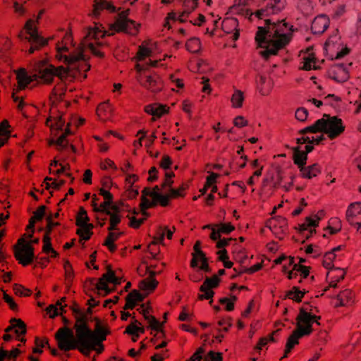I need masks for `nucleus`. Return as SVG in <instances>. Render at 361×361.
Masks as SVG:
<instances>
[{
    "instance_id": "a878e982",
    "label": "nucleus",
    "mask_w": 361,
    "mask_h": 361,
    "mask_svg": "<svg viewBox=\"0 0 361 361\" xmlns=\"http://www.w3.org/2000/svg\"><path fill=\"white\" fill-rule=\"evenodd\" d=\"M165 229H166V227H159L156 235L153 237V240L148 245V250L153 258H156L157 252L152 251V247H157L158 243H162L165 235Z\"/></svg>"
},
{
    "instance_id": "bb28decb",
    "label": "nucleus",
    "mask_w": 361,
    "mask_h": 361,
    "mask_svg": "<svg viewBox=\"0 0 361 361\" xmlns=\"http://www.w3.org/2000/svg\"><path fill=\"white\" fill-rule=\"evenodd\" d=\"M97 114L104 121L109 120L112 115V108L109 103L103 102L99 104L97 108Z\"/></svg>"
},
{
    "instance_id": "79ce46f5",
    "label": "nucleus",
    "mask_w": 361,
    "mask_h": 361,
    "mask_svg": "<svg viewBox=\"0 0 361 361\" xmlns=\"http://www.w3.org/2000/svg\"><path fill=\"white\" fill-rule=\"evenodd\" d=\"M336 255L333 252H326L323 257L322 264L327 269H331L334 267Z\"/></svg>"
},
{
    "instance_id": "7ed1b4c3",
    "label": "nucleus",
    "mask_w": 361,
    "mask_h": 361,
    "mask_svg": "<svg viewBox=\"0 0 361 361\" xmlns=\"http://www.w3.org/2000/svg\"><path fill=\"white\" fill-rule=\"evenodd\" d=\"M344 130L345 126L341 118L324 114L322 118L318 119L313 125L300 130L299 133L305 135L308 133L322 132L326 134L329 139L333 140L341 135Z\"/></svg>"
},
{
    "instance_id": "680f3d73",
    "label": "nucleus",
    "mask_w": 361,
    "mask_h": 361,
    "mask_svg": "<svg viewBox=\"0 0 361 361\" xmlns=\"http://www.w3.org/2000/svg\"><path fill=\"white\" fill-rule=\"evenodd\" d=\"M157 205V202L154 200L150 202L146 197H141V202L140 204V210L147 209Z\"/></svg>"
},
{
    "instance_id": "cd10ccee",
    "label": "nucleus",
    "mask_w": 361,
    "mask_h": 361,
    "mask_svg": "<svg viewBox=\"0 0 361 361\" xmlns=\"http://www.w3.org/2000/svg\"><path fill=\"white\" fill-rule=\"evenodd\" d=\"M319 66L317 65V58L314 53L309 52L303 56V66L302 69L305 71H310L312 69H318Z\"/></svg>"
},
{
    "instance_id": "052dcab7",
    "label": "nucleus",
    "mask_w": 361,
    "mask_h": 361,
    "mask_svg": "<svg viewBox=\"0 0 361 361\" xmlns=\"http://www.w3.org/2000/svg\"><path fill=\"white\" fill-rule=\"evenodd\" d=\"M295 118L299 121L303 122L305 121L308 116V111L305 108L300 107L298 108L295 114Z\"/></svg>"
},
{
    "instance_id": "f3484780",
    "label": "nucleus",
    "mask_w": 361,
    "mask_h": 361,
    "mask_svg": "<svg viewBox=\"0 0 361 361\" xmlns=\"http://www.w3.org/2000/svg\"><path fill=\"white\" fill-rule=\"evenodd\" d=\"M329 18L326 15H319L314 18L311 25V30L314 35L324 33L329 25Z\"/></svg>"
},
{
    "instance_id": "412c9836",
    "label": "nucleus",
    "mask_w": 361,
    "mask_h": 361,
    "mask_svg": "<svg viewBox=\"0 0 361 361\" xmlns=\"http://www.w3.org/2000/svg\"><path fill=\"white\" fill-rule=\"evenodd\" d=\"M144 296L137 290H133L126 297V304L123 310L133 309L138 302L144 300Z\"/></svg>"
},
{
    "instance_id": "c756f323",
    "label": "nucleus",
    "mask_w": 361,
    "mask_h": 361,
    "mask_svg": "<svg viewBox=\"0 0 361 361\" xmlns=\"http://www.w3.org/2000/svg\"><path fill=\"white\" fill-rule=\"evenodd\" d=\"M118 239V234L114 233L113 231H109L103 243V245L106 246L111 252H114L116 250V245L114 243Z\"/></svg>"
},
{
    "instance_id": "4d7b16f0",
    "label": "nucleus",
    "mask_w": 361,
    "mask_h": 361,
    "mask_svg": "<svg viewBox=\"0 0 361 361\" xmlns=\"http://www.w3.org/2000/svg\"><path fill=\"white\" fill-rule=\"evenodd\" d=\"M293 269L296 272H300L302 275L303 279H306L310 274V267H306L302 264H295Z\"/></svg>"
},
{
    "instance_id": "c03bdc74",
    "label": "nucleus",
    "mask_w": 361,
    "mask_h": 361,
    "mask_svg": "<svg viewBox=\"0 0 361 361\" xmlns=\"http://www.w3.org/2000/svg\"><path fill=\"white\" fill-rule=\"evenodd\" d=\"M63 268L65 271V280L68 283L71 284L74 278V272L73 267L68 260L65 261Z\"/></svg>"
},
{
    "instance_id": "f8f14e48",
    "label": "nucleus",
    "mask_w": 361,
    "mask_h": 361,
    "mask_svg": "<svg viewBox=\"0 0 361 361\" xmlns=\"http://www.w3.org/2000/svg\"><path fill=\"white\" fill-rule=\"evenodd\" d=\"M140 24H136L132 20H116L110 25L109 30H114L116 32H123L132 35H136L139 31Z\"/></svg>"
},
{
    "instance_id": "e433bc0d",
    "label": "nucleus",
    "mask_w": 361,
    "mask_h": 361,
    "mask_svg": "<svg viewBox=\"0 0 361 361\" xmlns=\"http://www.w3.org/2000/svg\"><path fill=\"white\" fill-rule=\"evenodd\" d=\"M316 219H313L311 217H306L305 223L298 225V231L300 233H302L307 231L310 227L317 226L320 219L316 216Z\"/></svg>"
},
{
    "instance_id": "774afa93",
    "label": "nucleus",
    "mask_w": 361,
    "mask_h": 361,
    "mask_svg": "<svg viewBox=\"0 0 361 361\" xmlns=\"http://www.w3.org/2000/svg\"><path fill=\"white\" fill-rule=\"evenodd\" d=\"M47 207L44 205L39 206L36 211L33 212V215L35 219H37L39 221L42 220Z\"/></svg>"
},
{
    "instance_id": "de8ad7c7",
    "label": "nucleus",
    "mask_w": 361,
    "mask_h": 361,
    "mask_svg": "<svg viewBox=\"0 0 361 361\" xmlns=\"http://www.w3.org/2000/svg\"><path fill=\"white\" fill-rule=\"evenodd\" d=\"M198 0H184L183 6L184 11L182 12V16L185 13H190L197 6Z\"/></svg>"
},
{
    "instance_id": "09e8293b",
    "label": "nucleus",
    "mask_w": 361,
    "mask_h": 361,
    "mask_svg": "<svg viewBox=\"0 0 361 361\" xmlns=\"http://www.w3.org/2000/svg\"><path fill=\"white\" fill-rule=\"evenodd\" d=\"M219 233L228 234L235 230V226L231 223L216 224Z\"/></svg>"
},
{
    "instance_id": "f257e3e1",
    "label": "nucleus",
    "mask_w": 361,
    "mask_h": 361,
    "mask_svg": "<svg viewBox=\"0 0 361 361\" xmlns=\"http://www.w3.org/2000/svg\"><path fill=\"white\" fill-rule=\"evenodd\" d=\"M281 10L282 7L271 4L254 13L259 19L264 20V25L257 27L255 39L258 46L264 49L260 51V55L266 60L277 55L293 37V25L287 23L286 18L276 16Z\"/></svg>"
},
{
    "instance_id": "6e6d98bb",
    "label": "nucleus",
    "mask_w": 361,
    "mask_h": 361,
    "mask_svg": "<svg viewBox=\"0 0 361 361\" xmlns=\"http://www.w3.org/2000/svg\"><path fill=\"white\" fill-rule=\"evenodd\" d=\"M76 234L80 237V242L82 240H88L90 239L91 236L93 234L92 231H90L84 228L80 227L76 231Z\"/></svg>"
},
{
    "instance_id": "4be33fe9",
    "label": "nucleus",
    "mask_w": 361,
    "mask_h": 361,
    "mask_svg": "<svg viewBox=\"0 0 361 361\" xmlns=\"http://www.w3.org/2000/svg\"><path fill=\"white\" fill-rule=\"evenodd\" d=\"M104 9L108 10L111 13H114L116 11V7L111 2L106 0H94L92 11L93 15L98 16L100 13V11Z\"/></svg>"
},
{
    "instance_id": "c85d7f7f",
    "label": "nucleus",
    "mask_w": 361,
    "mask_h": 361,
    "mask_svg": "<svg viewBox=\"0 0 361 361\" xmlns=\"http://www.w3.org/2000/svg\"><path fill=\"white\" fill-rule=\"evenodd\" d=\"M301 172V176L305 178H312L316 177L321 172V169L319 164H314L309 166H304L302 170L300 171Z\"/></svg>"
},
{
    "instance_id": "603ef678",
    "label": "nucleus",
    "mask_w": 361,
    "mask_h": 361,
    "mask_svg": "<svg viewBox=\"0 0 361 361\" xmlns=\"http://www.w3.org/2000/svg\"><path fill=\"white\" fill-rule=\"evenodd\" d=\"M3 299L8 305L11 310L15 312L18 311V305L17 303L14 301L13 298L7 294L5 291H4Z\"/></svg>"
},
{
    "instance_id": "864d4df0",
    "label": "nucleus",
    "mask_w": 361,
    "mask_h": 361,
    "mask_svg": "<svg viewBox=\"0 0 361 361\" xmlns=\"http://www.w3.org/2000/svg\"><path fill=\"white\" fill-rule=\"evenodd\" d=\"M186 186L182 185L177 189L170 188L169 194L171 198H178L179 197H184V192L186 190Z\"/></svg>"
},
{
    "instance_id": "58836bf2",
    "label": "nucleus",
    "mask_w": 361,
    "mask_h": 361,
    "mask_svg": "<svg viewBox=\"0 0 361 361\" xmlns=\"http://www.w3.org/2000/svg\"><path fill=\"white\" fill-rule=\"evenodd\" d=\"M329 74L331 78L336 81H341L343 79V74H345V70L340 66H333L330 71Z\"/></svg>"
},
{
    "instance_id": "4468645a",
    "label": "nucleus",
    "mask_w": 361,
    "mask_h": 361,
    "mask_svg": "<svg viewBox=\"0 0 361 361\" xmlns=\"http://www.w3.org/2000/svg\"><path fill=\"white\" fill-rule=\"evenodd\" d=\"M348 221L354 226L361 227V202H355L350 204L346 211Z\"/></svg>"
},
{
    "instance_id": "2f4dec72",
    "label": "nucleus",
    "mask_w": 361,
    "mask_h": 361,
    "mask_svg": "<svg viewBox=\"0 0 361 361\" xmlns=\"http://www.w3.org/2000/svg\"><path fill=\"white\" fill-rule=\"evenodd\" d=\"M159 282L156 279H145L139 283V288L142 290L152 292L158 286Z\"/></svg>"
},
{
    "instance_id": "aec40b11",
    "label": "nucleus",
    "mask_w": 361,
    "mask_h": 361,
    "mask_svg": "<svg viewBox=\"0 0 361 361\" xmlns=\"http://www.w3.org/2000/svg\"><path fill=\"white\" fill-rule=\"evenodd\" d=\"M109 334H101L99 335H93L92 330L87 324L85 326H82V332L80 334L79 338L102 343Z\"/></svg>"
},
{
    "instance_id": "a211bd4d",
    "label": "nucleus",
    "mask_w": 361,
    "mask_h": 361,
    "mask_svg": "<svg viewBox=\"0 0 361 361\" xmlns=\"http://www.w3.org/2000/svg\"><path fill=\"white\" fill-rule=\"evenodd\" d=\"M238 22L233 18H225L221 23L222 30L228 34L232 35V39L237 40L239 37V30L238 29Z\"/></svg>"
},
{
    "instance_id": "2eb2a0df",
    "label": "nucleus",
    "mask_w": 361,
    "mask_h": 361,
    "mask_svg": "<svg viewBox=\"0 0 361 361\" xmlns=\"http://www.w3.org/2000/svg\"><path fill=\"white\" fill-rule=\"evenodd\" d=\"M80 341L81 343L80 348H79V352L81 353L85 356H89L92 350L96 351L97 354H101L104 350V346L103 343L87 341L80 338Z\"/></svg>"
},
{
    "instance_id": "a18cd8bd",
    "label": "nucleus",
    "mask_w": 361,
    "mask_h": 361,
    "mask_svg": "<svg viewBox=\"0 0 361 361\" xmlns=\"http://www.w3.org/2000/svg\"><path fill=\"white\" fill-rule=\"evenodd\" d=\"M13 291L16 295L20 297H28L30 296L32 293L30 289L26 288L22 285L16 283L13 286Z\"/></svg>"
},
{
    "instance_id": "5fc2aeb1",
    "label": "nucleus",
    "mask_w": 361,
    "mask_h": 361,
    "mask_svg": "<svg viewBox=\"0 0 361 361\" xmlns=\"http://www.w3.org/2000/svg\"><path fill=\"white\" fill-rule=\"evenodd\" d=\"M331 224H334L335 226H333L331 225H329L326 228L331 235L335 234L341 230L342 225L340 220L337 219H333L331 221Z\"/></svg>"
},
{
    "instance_id": "37998d69",
    "label": "nucleus",
    "mask_w": 361,
    "mask_h": 361,
    "mask_svg": "<svg viewBox=\"0 0 361 361\" xmlns=\"http://www.w3.org/2000/svg\"><path fill=\"white\" fill-rule=\"evenodd\" d=\"M244 101L243 92L240 90H236L231 97L232 105L235 108H240Z\"/></svg>"
},
{
    "instance_id": "f03ea898",
    "label": "nucleus",
    "mask_w": 361,
    "mask_h": 361,
    "mask_svg": "<svg viewBox=\"0 0 361 361\" xmlns=\"http://www.w3.org/2000/svg\"><path fill=\"white\" fill-rule=\"evenodd\" d=\"M72 35L71 33H66L62 40L56 44L57 52L56 59L59 61L63 60V62L68 65L67 68H70V72L74 69H76L78 73L81 71H88L90 69V65L84 61L78 66H75L78 62L84 61V45L82 44L78 45L75 53H72L68 56L64 54L68 51V44H72Z\"/></svg>"
},
{
    "instance_id": "9d476101",
    "label": "nucleus",
    "mask_w": 361,
    "mask_h": 361,
    "mask_svg": "<svg viewBox=\"0 0 361 361\" xmlns=\"http://www.w3.org/2000/svg\"><path fill=\"white\" fill-rule=\"evenodd\" d=\"M221 279L217 275H213L212 277H207L200 288V290L204 293L198 295V299L200 300H209V303L212 302V298L214 295V292L212 288H215L219 286Z\"/></svg>"
},
{
    "instance_id": "a19ab883",
    "label": "nucleus",
    "mask_w": 361,
    "mask_h": 361,
    "mask_svg": "<svg viewBox=\"0 0 361 361\" xmlns=\"http://www.w3.org/2000/svg\"><path fill=\"white\" fill-rule=\"evenodd\" d=\"M305 295V292H302L300 291L298 287L296 286H294L292 290H289L287 294H286V296L297 302H300L302 301V298L304 297Z\"/></svg>"
},
{
    "instance_id": "c9c22d12",
    "label": "nucleus",
    "mask_w": 361,
    "mask_h": 361,
    "mask_svg": "<svg viewBox=\"0 0 361 361\" xmlns=\"http://www.w3.org/2000/svg\"><path fill=\"white\" fill-rule=\"evenodd\" d=\"M89 221L90 219L87 216V211L84 209V207H80L75 218V225L77 226L81 227Z\"/></svg>"
},
{
    "instance_id": "5701e85b",
    "label": "nucleus",
    "mask_w": 361,
    "mask_h": 361,
    "mask_svg": "<svg viewBox=\"0 0 361 361\" xmlns=\"http://www.w3.org/2000/svg\"><path fill=\"white\" fill-rule=\"evenodd\" d=\"M142 85L152 92H158L162 89V83L155 75H147Z\"/></svg>"
},
{
    "instance_id": "ea45409f",
    "label": "nucleus",
    "mask_w": 361,
    "mask_h": 361,
    "mask_svg": "<svg viewBox=\"0 0 361 361\" xmlns=\"http://www.w3.org/2000/svg\"><path fill=\"white\" fill-rule=\"evenodd\" d=\"M54 124L52 123V118L49 116L47 118L46 121V125L47 126H49L51 129L54 128L55 130H62L63 126H64V120L63 119L62 116H59L55 118L54 119Z\"/></svg>"
},
{
    "instance_id": "4c0bfd02",
    "label": "nucleus",
    "mask_w": 361,
    "mask_h": 361,
    "mask_svg": "<svg viewBox=\"0 0 361 361\" xmlns=\"http://www.w3.org/2000/svg\"><path fill=\"white\" fill-rule=\"evenodd\" d=\"M104 45H106V44L102 42H96L95 44L90 43L88 48L94 56L103 59L104 57V53L101 50V48Z\"/></svg>"
},
{
    "instance_id": "dca6fc26",
    "label": "nucleus",
    "mask_w": 361,
    "mask_h": 361,
    "mask_svg": "<svg viewBox=\"0 0 361 361\" xmlns=\"http://www.w3.org/2000/svg\"><path fill=\"white\" fill-rule=\"evenodd\" d=\"M46 221H47V226L45 228V233H44V235L43 239H42V241L44 243L43 247H42V251L44 253L48 254L53 250L51 243V237H50V235L52 232V226L53 225H60V223L54 222L53 221H51V216H48L46 218Z\"/></svg>"
},
{
    "instance_id": "9b49d317",
    "label": "nucleus",
    "mask_w": 361,
    "mask_h": 361,
    "mask_svg": "<svg viewBox=\"0 0 361 361\" xmlns=\"http://www.w3.org/2000/svg\"><path fill=\"white\" fill-rule=\"evenodd\" d=\"M194 252L192 253V258L190 262L192 268L197 267L198 260L201 262L200 269L205 272H210L211 269L209 266L208 259L205 254L201 250V242L197 240L193 247Z\"/></svg>"
},
{
    "instance_id": "423d86ee",
    "label": "nucleus",
    "mask_w": 361,
    "mask_h": 361,
    "mask_svg": "<svg viewBox=\"0 0 361 361\" xmlns=\"http://www.w3.org/2000/svg\"><path fill=\"white\" fill-rule=\"evenodd\" d=\"M94 212L109 216V226L108 227V231L118 230L117 226L121 221V209L118 206L104 200L99 206L94 204Z\"/></svg>"
},
{
    "instance_id": "1a4fd4ad",
    "label": "nucleus",
    "mask_w": 361,
    "mask_h": 361,
    "mask_svg": "<svg viewBox=\"0 0 361 361\" xmlns=\"http://www.w3.org/2000/svg\"><path fill=\"white\" fill-rule=\"evenodd\" d=\"M321 319V317L312 315L303 308H301L296 317V329L305 336L310 335L313 331L312 324L313 323V319Z\"/></svg>"
},
{
    "instance_id": "3c124183",
    "label": "nucleus",
    "mask_w": 361,
    "mask_h": 361,
    "mask_svg": "<svg viewBox=\"0 0 361 361\" xmlns=\"http://www.w3.org/2000/svg\"><path fill=\"white\" fill-rule=\"evenodd\" d=\"M137 324L141 325V323L137 320H135L134 322H132L126 328L125 333L138 338L139 334L137 333Z\"/></svg>"
},
{
    "instance_id": "b1692460",
    "label": "nucleus",
    "mask_w": 361,
    "mask_h": 361,
    "mask_svg": "<svg viewBox=\"0 0 361 361\" xmlns=\"http://www.w3.org/2000/svg\"><path fill=\"white\" fill-rule=\"evenodd\" d=\"M70 308L72 310L74 318L75 319V324H78V325L81 326H85L87 324L86 314H84V312L81 311L78 304L75 302H73Z\"/></svg>"
},
{
    "instance_id": "e2e57ef3",
    "label": "nucleus",
    "mask_w": 361,
    "mask_h": 361,
    "mask_svg": "<svg viewBox=\"0 0 361 361\" xmlns=\"http://www.w3.org/2000/svg\"><path fill=\"white\" fill-rule=\"evenodd\" d=\"M176 20V13L173 11L169 12L165 18V23H164L163 27L170 30L171 28V21L175 23Z\"/></svg>"
},
{
    "instance_id": "72a5a7b5",
    "label": "nucleus",
    "mask_w": 361,
    "mask_h": 361,
    "mask_svg": "<svg viewBox=\"0 0 361 361\" xmlns=\"http://www.w3.org/2000/svg\"><path fill=\"white\" fill-rule=\"evenodd\" d=\"M149 197H151L155 202H159L162 207H166L169 204V199L171 198L170 194L167 195H162L158 192H151L149 193Z\"/></svg>"
},
{
    "instance_id": "69168bd1",
    "label": "nucleus",
    "mask_w": 361,
    "mask_h": 361,
    "mask_svg": "<svg viewBox=\"0 0 361 361\" xmlns=\"http://www.w3.org/2000/svg\"><path fill=\"white\" fill-rule=\"evenodd\" d=\"M99 166L102 170H107L109 168H111L114 170L117 169L116 164L110 159H105L104 161H101Z\"/></svg>"
},
{
    "instance_id": "338daca9",
    "label": "nucleus",
    "mask_w": 361,
    "mask_h": 361,
    "mask_svg": "<svg viewBox=\"0 0 361 361\" xmlns=\"http://www.w3.org/2000/svg\"><path fill=\"white\" fill-rule=\"evenodd\" d=\"M148 323L149 324V327L152 330L163 331V330L161 329L162 324L155 318V317L153 316L149 317Z\"/></svg>"
},
{
    "instance_id": "393cba45",
    "label": "nucleus",
    "mask_w": 361,
    "mask_h": 361,
    "mask_svg": "<svg viewBox=\"0 0 361 361\" xmlns=\"http://www.w3.org/2000/svg\"><path fill=\"white\" fill-rule=\"evenodd\" d=\"M293 162L300 170H302L303 167L305 166L307 155L304 153V151H301L299 147L293 148Z\"/></svg>"
},
{
    "instance_id": "20e7f679",
    "label": "nucleus",
    "mask_w": 361,
    "mask_h": 361,
    "mask_svg": "<svg viewBox=\"0 0 361 361\" xmlns=\"http://www.w3.org/2000/svg\"><path fill=\"white\" fill-rule=\"evenodd\" d=\"M75 331V337L72 330L68 327L60 328L55 334V338L60 350L69 351L80 348V334L82 332V326L75 324L73 326Z\"/></svg>"
},
{
    "instance_id": "39448f33",
    "label": "nucleus",
    "mask_w": 361,
    "mask_h": 361,
    "mask_svg": "<svg viewBox=\"0 0 361 361\" xmlns=\"http://www.w3.org/2000/svg\"><path fill=\"white\" fill-rule=\"evenodd\" d=\"M18 37L21 39H25L30 43L28 50L30 54H33L36 50H39L48 44V39H44L38 35L35 21L31 19L26 22L24 31L20 32Z\"/></svg>"
},
{
    "instance_id": "7c9ffc66",
    "label": "nucleus",
    "mask_w": 361,
    "mask_h": 361,
    "mask_svg": "<svg viewBox=\"0 0 361 361\" xmlns=\"http://www.w3.org/2000/svg\"><path fill=\"white\" fill-rule=\"evenodd\" d=\"M11 325L8 326L6 329V332H9L14 328L20 329V334H26L27 327L25 323L21 319L12 318L10 320Z\"/></svg>"
},
{
    "instance_id": "f704fd0d",
    "label": "nucleus",
    "mask_w": 361,
    "mask_h": 361,
    "mask_svg": "<svg viewBox=\"0 0 361 361\" xmlns=\"http://www.w3.org/2000/svg\"><path fill=\"white\" fill-rule=\"evenodd\" d=\"M185 47L191 53H197L201 49V42L198 38L192 37L187 41Z\"/></svg>"
},
{
    "instance_id": "ddd939ff",
    "label": "nucleus",
    "mask_w": 361,
    "mask_h": 361,
    "mask_svg": "<svg viewBox=\"0 0 361 361\" xmlns=\"http://www.w3.org/2000/svg\"><path fill=\"white\" fill-rule=\"evenodd\" d=\"M283 170L280 165L273 164L269 169L264 183L271 188H278L282 181Z\"/></svg>"
},
{
    "instance_id": "6ab92c4d",
    "label": "nucleus",
    "mask_w": 361,
    "mask_h": 361,
    "mask_svg": "<svg viewBox=\"0 0 361 361\" xmlns=\"http://www.w3.org/2000/svg\"><path fill=\"white\" fill-rule=\"evenodd\" d=\"M35 77L36 75L33 76L28 75L25 68L18 70L16 71V80L18 83L16 92L25 90L35 80L34 78Z\"/></svg>"
},
{
    "instance_id": "bf43d9fd",
    "label": "nucleus",
    "mask_w": 361,
    "mask_h": 361,
    "mask_svg": "<svg viewBox=\"0 0 361 361\" xmlns=\"http://www.w3.org/2000/svg\"><path fill=\"white\" fill-rule=\"evenodd\" d=\"M152 51L145 47H139L138 51L137 52V59L139 61L144 60L146 57L149 56Z\"/></svg>"
},
{
    "instance_id": "13d9d810",
    "label": "nucleus",
    "mask_w": 361,
    "mask_h": 361,
    "mask_svg": "<svg viewBox=\"0 0 361 361\" xmlns=\"http://www.w3.org/2000/svg\"><path fill=\"white\" fill-rule=\"evenodd\" d=\"M174 176H175V174L173 172H166L165 173L164 180L161 185V188L164 189L167 187L171 188L172 184L173 183L172 178L174 177Z\"/></svg>"
},
{
    "instance_id": "8fccbe9b",
    "label": "nucleus",
    "mask_w": 361,
    "mask_h": 361,
    "mask_svg": "<svg viewBox=\"0 0 361 361\" xmlns=\"http://www.w3.org/2000/svg\"><path fill=\"white\" fill-rule=\"evenodd\" d=\"M302 333L299 331L297 329L294 330L292 333V334L288 337L287 343H290L291 347H294L295 344L298 343V338L300 337L304 336Z\"/></svg>"
},
{
    "instance_id": "0eeeda50",
    "label": "nucleus",
    "mask_w": 361,
    "mask_h": 361,
    "mask_svg": "<svg viewBox=\"0 0 361 361\" xmlns=\"http://www.w3.org/2000/svg\"><path fill=\"white\" fill-rule=\"evenodd\" d=\"M14 257L19 264L27 266L32 263L35 254L31 243H26L24 238H20L13 246Z\"/></svg>"
},
{
    "instance_id": "49530a36",
    "label": "nucleus",
    "mask_w": 361,
    "mask_h": 361,
    "mask_svg": "<svg viewBox=\"0 0 361 361\" xmlns=\"http://www.w3.org/2000/svg\"><path fill=\"white\" fill-rule=\"evenodd\" d=\"M94 321L96 322L94 329L93 331L92 330V334H93V335H99L101 334H111V331L106 326H103L101 325V322L99 318L95 317Z\"/></svg>"
},
{
    "instance_id": "0e129e2a",
    "label": "nucleus",
    "mask_w": 361,
    "mask_h": 361,
    "mask_svg": "<svg viewBox=\"0 0 361 361\" xmlns=\"http://www.w3.org/2000/svg\"><path fill=\"white\" fill-rule=\"evenodd\" d=\"M11 127L8 120L4 119L0 123V135L4 136H9L11 134V131L8 130V128Z\"/></svg>"
},
{
    "instance_id": "6e6552de",
    "label": "nucleus",
    "mask_w": 361,
    "mask_h": 361,
    "mask_svg": "<svg viewBox=\"0 0 361 361\" xmlns=\"http://www.w3.org/2000/svg\"><path fill=\"white\" fill-rule=\"evenodd\" d=\"M70 73V68H64L62 66L55 67L52 64H47L42 68L39 71V78L42 79L44 84H51L55 76L61 80L67 78Z\"/></svg>"
},
{
    "instance_id": "473e14b6",
    "label": "nucleus",
    "mask_w": 361,
    "mask_h": 361,
    "mask_svg": "<svg viewBox=\"0 0 361 361\" xmlns=\"http://www.w3.org/2000/svg\"><path fill=\"white\" fill-rule=\"evenodd\" d=\"M338 300L340 301V305L344 306L348 305V303L353 302L354 294L353 293L349 290L345 289L343 291H341L338 295H337Z\"/></svg>"
}]
</instances>
